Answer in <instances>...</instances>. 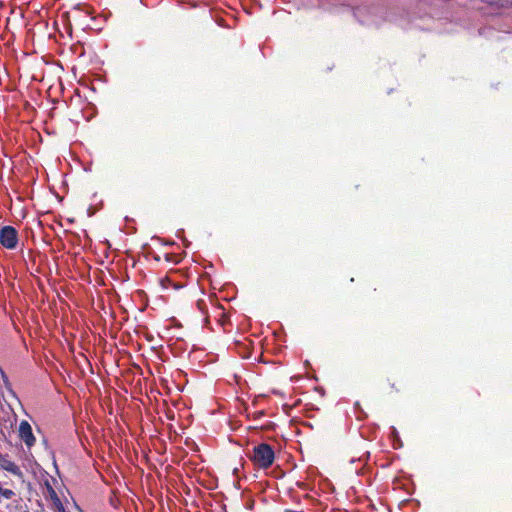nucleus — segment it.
Listing matches in <instances>:
<instances>
[{
    "instance_id": "nucleus-4",
    "label": "nucleus",
    "mask_w": 512,
    "mask_h": 512,
    "mask_svg": "<svg viewBox=\"0 0 512 512\" xmlns=\"http://www.w3.org/2000/svg\"><path fill=\"white\" fill-rule=\"evenodd\" d=\"M0 468L11 473L12 475L23 478L24 474L20 467L9 459L8 455H3L0 453Z\"/></svg>"
},
{
    "instance_id": "nucleus-1",
    "label": "nucleus",
    "mask_w": 512,
    "mask_h": 512,
    "mask_svg": "<svg viewBox=\"0 0 512 512\" xmlns=\"http://www.w3.org/2000/svg\"><path fill=\"white\" fill-rule=\"evenodd\" d=\"M250 460L260 469H268L275 461V452L268 443H260L253 447Z\"/></svg>"
},
{
    "instance_id": "nucleus-5",
    "label": "nucleus",
    "mask_w": 512,
    "mask_h": 512,
    "mask_svg": "<svg viewBox=\"0 0 512 512\" xmlns=\"http://www.w3.org/2000/svg\"><path fill=\"white\" fill-rule=\"evenodd\" d=\"M74 9H75V10H81V9H83V11H84L87 15H90V14H91L90 7H88V6H86V5L81 6L80 4H78Z\"/></svg>"
},
{
    "instance_id": "nucleus-3",
    "label": "nucleus",
    "mask_w": 512,
    "mask_h": 512,
    "mask_svg": "<svg viewBox=\"0 0 512 512\" xmlns=\"http://www.w3.org/2000/svg\"><path fill=\"white\" fill-rule=\"evenodd\" d=\"M19 437L26 444L28 448L35 444V437L32 432V427L28 421L23 420L19 424Z\"/></svg>"
},
{
    "instance_id": "nucleus-2",
    "label": "nucleus",
    "mask_w": 512,
    "mask_h": 512,
    "mask_svg": "<svg viewBox=\"0 0 512 512\" xmlns=\"http://www.w3.org/2000/svg\"><path fill=\"white\" fill-rule=\"evenodd\" d=\"M0 244L6 249H15L18 244V232L13 226H3L0 229Z\"/></svg>"
}]
</instances>
